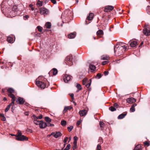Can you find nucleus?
I'll use <instances>...</instances> for the list:
<instances>
[{
  "instance_id": "41",
  "label": "nucleus",
  "mask_w": 150,
  "mask_h": 150,
  "mask_svg": "<svg viewBox=\"0 0 150 150\" xmlns=\"http://www.w3.org/2000/svg\"><path fill=\"white\" fill-rule=\"evenodd\" d=\"M109 63V61L108 60H107L106 61H104L103 62H102V64L103 65H104Z\"/></svg>"
},
{
  "instance_id": "29",
  "label": "nucleus",
  "mask_w": 150,
  "mask_h": 150,
  "mask_svg": "<svg viewBox=\"0 0 150 150\" xmlns=\"http://www.w3.org/2000/svg\"><path fill=\"white\" fill-rule=\"evenodd\" d=\"M61 124L63 126H65L67 124V122L65 120H63L61 121Z\"/></svg>"
},
{
  "instance_id": "49",
  "label": "nucleus",
  "mask_w": 150,
  "mask_h": 150,
  "mask_svg": "<svg viewBox=\"0 0 150 150\" xmlns=\"http://www.w3.org/2000/svg\"><path fill=\"white\" fill-rule=\"evenodd\" d=\"M81 122V121H80V120L78 121L76 123V125L77 126L79 125L80 124Z\"/></svg>"
},
{
  "instance_id": "58",
  "label": "nucleus",
  "mask_w": 150,
  "mask_h": 150,
  "mask_svg": "<svg viewBox=\"0 0 150 150\" xmlns=\"http://www.w3.org/2000/svg\"><path fill=\"white\" fill-rule=\"evenodd\" d=\"M1 120L3 121H5L6 120V118L5 117H2V118L1 119Z\"/></svg>"
},
{
  "instance_id": "53",
  "label": "nucleus",
  "mask_w": 150,
  "mask_h": 150,
  "mask_svg": "<svg viewBox=\"0 0 150 150\" xmlns=\"http://www.w3.org/2000/svg\"><path fill=\"white\" fill-rule=\"evenodd\" d=\"M23 18H25L26 19H28L29 18V16L28 15H25L23 16Z\"/></svg>"
},
{
  "instance_id": "30",
  "label": "nucleus",
  "mask_w": 150,
  "mask_h": 150,
  "mask_svg": "<svg viewBox=\"0 0 150 150\" xmlns=\"http://www.w3.org/2000/svg\"><path fill=\"white\" fill-rule=\"evenodd\" d=\"M34 123L36 125H39L40 123V121H39L37 120V119L35 118V119L34 120Z\"/></svg>"
},
{
  "instance_id": "4",
  "label": "nucleus",
  "mask_w": 150,
  "mask_h": 150,
  "mask_svg": "<svg viewBox=\"0 0 150 150\" xmlns=\"http://www.w3.org/2000/svg\"><path fill=\"white\" fill-rule=\"evenodd\" d=\"M37 80V79H36V80ZM36 84L39 87L43 89L45 88L47 86L46 85H47V84H46L44 82L37 80L36 81Z\"/></svg>"
},
{
  "instance_id": "64",
  "label": "nucleus",
  "mask_w": 150,
  "mask_h": 150,
  "mask_svg": "<svg viewBox=\"0 0 150 150\" xmlns=\"http://www.w3.org/2000/svg\"><path fill=\"white\" fill-rule=\"evenodd\" d=\"M29 6L30 7V8H31L32 7V6H33V5H32V4H30L29 5Z\"/></svg>"
},
{
  "instance_id": "5",
  "label": "nucleus",
  "mask_w": 150,
  "mask_h": 150,
  "mask_svg": "<svg viewBox=\"0 0 150 150\" xmlns=\"http://www.w3.org/2000/svg\"><path fill=\"white\" fill-rule=\"evenodd\" d=\"M72 56L71 55H69L67 56L65 59L66 63L69 66H71L73 64L72 61Z\"/></svg>"
},
{
  "instance_id": "2",
  "label": "nucleus",
  "mask_w": 150,
  "mask_h": 150,
  "mask_svg": "<svg viewBox=\"0 0 150 150\" xmlns=\"http://www.w3.org/2000/svg\"><path fill=\"white\" fill-rule=\"evenodd\" d=\"M15 136L16 137V139L18 141H25L28 140L27 137L22 135V133L19 130L18 131L17 133L15 135Z\"/></svg>"
},
{
  "instance_id": "54",
  "label": "nucleus",
  "mask_w": 150,
  "mask_h": 150,
  "mask_svg": "<svg viewBox=\"0 0 150 150\" xmlns=\"http://www.w3.org/2000/svg\"><path fill=\"white\" fill-rule=\"evenodd\" d=\"M54 126V125L51 124V123H50L48 124V125H47V126L49 127H50V126Z\"/></svg>"
},
{
  "instance_id": "52",
  "label": "nucleus",
  "mask_w": 150,
  "mask_h": 150,
  "mask_svg": "<svg viewBox=\"0 0 150 150\" xmlns=\"http://www.w3.org/2000/svg\"><path fill=\"white\" fill-rule=\"evenodd\" d=\"M144 144L145 145H146L147 146H149V143L147 142H144Z\"/></svg>"
},
{
  "instance_id": "50",
  "label": "nucleus",
  "mask_w": 150,
  "mask_h": 150,
  "mask_svg": "<svg viewBox=\"0 0 150 150\" xmlns=\"http://www.w3.org/2000/svg\"><path fill=\"white\" fill-rule=\"evenodd\" d=\"M51 1L54 4H56L57 3L56 1L55 0H51Z\"/></svg>"
},
{
  "instance_id": "6",
  "label": "nucleus",
  "mask_w": 150,
  "mask_h": 150,
  "mask_svg": "<svg viewBox=\"0 0 150 150\" xmlns=\"http://www.w3.org/2000/svg\"><path fill=\"white\" fill-rule=\"evenodd\" d=\"M129 42L130 46L132 47H135L138 44L137 41L135 40H131L129 41Z\"/></svg>"
},
{
  "instance_id": "35",
  "label": "nucleus",
  "mask_w": 150,
  "mask_h": 150,
  "mask_svg": "<svg viewBox=\"0 0 150 150\" xmlns=\"http://www.w3.org/2000/svg\"><path fill=\"white\" fill-rule=\"evenodd\" d=\"M33 117H35V118L38 119H41L42 118V115H40L38 117H36L35 115H33Z\"/></svg>"
},
{
  "instance_id": "12",
  "label": "nucleus",
  "mask_w": 150,
  "mask_h": 150,
  "mask_svg": "<svg viewBox=\"0 0 150 150\" xmlns=\"http://www.w3.org/2000/svg\"><path fill=\"white\" fill-rule=\"evenodd\" d=\"M72 76L70 75L67 74L65 75L64 79V81L65 83H67L70 80Z\"/></svg>"
},
{
  "instance_id": "46",
  "label": "nucleus",
  "mask_w": 150,
  "mask_h": 150,
  "mask_svg": "<svg viewBox=\"0 0 150 150\" xmlns=\"http://www.w3.org/2000/svg\"><path fill=\"white\" fill-rule=\"evenodd\" d=\"M101 74L100 73L96 75V77L98 79H100L101 77Z\"/></svg>"
},
{
  "instance_id": "40",
  "label": "nucleus",
  "mask_w": 150,
  "mask_h": 150,
  "mask_svg": "<svg viewBox=\"0 0 150 150\" xmlns=\"http://www.w3.org/2000/svg\"><path fill=\"white\" fill-rule=\"evenodd\" d=\"M70 145L69 144H68L66 147L64 149V150H69L70 148Z\"/></svg>"
},
{
  "instance_id": "27",
  "label": "nucleus",
  "mask_w": 150,
  "mask_h": 150,
  "mask_svg": "<svg viewBox=\"0 0 150 150\" xmlns=\"http://www.w3.org/2000/svg\"><path fill=\"white\" fill-rule=\"evenodd\" d=\"M45 26L47 28H50L51 26V24L49 22H47L45 25Z\"/></svg>"
},
{
  "instance_id": "18",
  "label": "nucleus",
  "mask_w": 150,
  "mask_h": 150,
  "mask_svg": "<svg viewBox=\"0 0 150 150\" xmlns=\"http://www.w3.org/2000/svg\"><path fill=\"white\" fill-rule=\"evenodd\" d=\"M101 59L103 60H108L110 59V57L108 55H103L101 57Z\"/></svg>"
},
{
  "instance_id": "42",
  "label": "nucleus",
  "mask_w": 150,
  "mask_h": 150,
  "mask_svg": "<svg viewBox=\"0 0 150 150\" xmlns=\"http://www.w3.org/2000/svg\"><path fill=\"white\" fill-rule=\"evenodd\" d=\"M68 139V137H66L65 139H64L63 141V142L65 143L64 144V146L65 145Z\"/></svg>"
},
{
  "instance_id": "55",
  "label": "nucleus",
  "mask_w": 150,
  "mask_h": 150,
  "mask_svg": "<svg viewBox=\"0 0 150 150\" xmlns=\"http://www.w3.org/2000/svg\"><path fill=\"white\" fill-rule=\"evenodd\" d=\"M14 102H13H13H11V103L9 105H10V106H14Z\"/></svg>"
},
{
  "instance_id": "26",
  "label": "nucleus",
  "mask_w": 150,
  "mask_h": 150,
  "mask_svg": "<svg viewBox=\"0 0 150 150\" xmlns=\"http://www.w3.org/2000/svg\"><path fill=\"white\" fill-rule=\"evenodd\" d=\"M9 97H10L11 98V101L14 102L15 100V97L13 94H11L9 95Z\"/></svg>"
},
{
  "instance_id": "14",
  "label": "nucleus",
  "mask_w": 150,
  "mask_h": 150,
  "mask_svg": "<svg viewBox=\"0 0 150 150\" xmlns=\"http://www.w3.org/2000/svg\"><path fill=\"white\" fill-rule=\"evenodd\" d=\"M88 111L85 109L79 111V114L81 117L83 116L86 115Z\"/></svg>"
},
{
  "instance_id": "20",
  "label": "nucleus",
  "mask_w": 150,
  "mask_h": 150,
  "mask_svg": "<svg viewBox=\"0 0 150 150\" xmlns=\"http://www.w3.org/2000/svg\"><path fill=\"white\" fill-rule=\"evenodd\" d=\"M62 134L61 132H56L55 134H54L53 135V136L55 138H58L62 136Z\"/></svg>"
},
{
  "instance_id": "56",
  "label": "nucleus",
  "mask_w": 150,
  "mask_h": 150,
  "mask_svg": "<svg viewBox=\"0 0 150 150\" xmlns=\"http://www.w3.org/2000/svg\"><path fill=\"white\" fill-rule=\"evenodd\" d=\"M105 76L107 75L108 74V71H105L104 73Z\"/></svg>"
},
{
  "instance_id": "25",
  "label": "nucleus",
  "mask_w": 150,
  "mask_h": 150,
  "mask_svg": "<svg viewBox=\"0 0 150 150\" xmlns=\"http://www.w3.org/2000/svg\"><path fill=\"white\" fill-rule=\"evenodd\" d=\"M126 115L125 114L122 113L118 116L117 117L118 119H122Z\"/></svg>"
},
{
  "instance_id": "61",
  "label": "nucleus",
  "mask_w": 150,
  "mask_h": 150,
  "mask_svg": "<svg viewBox=\"0 0 150 150\" xmlns=\"http://www.w3.org/2000/svg\"><path fill=\"white\" fill-rule=\"evenodd\" d=\"M86 80L84 79L83 80V84L84 85V83H85L86 82Z\"/></svg>"
},
{
  "instance_id": "16",
  "label": "nucleus",
  "mask_w": 150,
  "mask_h": 150,
  "mask_svg": "<svg viewBox=\"0 0 150 150\" xmlns=\"http://www.w3.org/2000/svg\"><path fill=\"white\" fill-rule=\"evenodd\" d=\"M127 102L129 103H133L136 101L135 99L133 98H129L127 99Z\"/></svg>"
},
{
  "instance_id": "3",
  "label": "nucleus",
  "mask_w": 150,
  "mask_h": 150,
  "mask_svg": "<svg viewBox=\"0 0 150 150\" xmlns=\"http://www.w3.org/2000/svg\"><path fill=\"white\" fill-rule=\"evenodd\" d=\"M144 34L147 36L150 35V30L148 24H145L143 30Z\"/></svg>"
},
{
  "instance_id": "9",
  "label": "nucleus",
  "mask_w": 150,
  "mask_h": 150,
  "mask_svg": "<svg viewBox=\"0 0 150 150\" xmlns=\"http://www.w3.org/2000/svg\"><path fill=\"white\" fill-rule=\"evenodd\" d=\"M40 11V13L42 14L46 15L48 13V10L44 8H41Z\"/></svg>"
},
{
  "instance_id": "44",
  "label": "nucleus",
  "mask_w": 150,
  "mask_h": 150,
  "mask_svg": "<svg viewBox=\"0 0 150 150\" xmlns=\"http://www.w3.org/2000/svg\"><path fill=\"white\" fill-rule=\"evenodd\" d=\"M10 105H8L6 107L5 111V112H7L9 110L10 108Z\"/></svg>"
},
{
  "instance_id": "22",
  "label": "nucleus",
  "mask_w": 150,
  "mask_h": 150,
  "mask_svg": "<svg viewBox=\"0 0 150 150\" xmlns=\"http://www.w3.org/2000/svg\"><path fill=\"white\" fill-rule=\"evenodd\" d=\"M72 108L71 106H65L63 111V113H65L68 110H70Z\"/></svg>"
},
{
  "instance_id": "51",
  "label": "nucleus",
  "mask_w": 150,
  "mask_h": 150,
  "mask_svg": "<svg viewBox=\"0 0 150 150\" xmlns=\"http://www.w3.org/2000/svg\"><path fill=\"white\" fill-rule=\"evenodd\" d=\"M70 95L72 99L73 100L74 99V94L73 93H71Z\"/></svg>"
},
{
  "instance_id": "23",
  "label": "nucleus",
  "mask_w": 150,
  "mask_h": 150,
  "mask_svg": "<svg viewBox=\"0 0 150 150\" xmlns=\"http://www.w3.org/2000/svg\"><path fill=\"white\" fill-rule=\"evenodd\" d=\"M89 68L92 72H93L96 70V67L95 66L92 64H90L89 66Z\"/></svg>"
},
{
  "instance_id": "43",
  "label": "nucleus",
  "mask_w": 150,
  "mask_h": 150,
  "mask_svg": "<svg viewBox=\"0 0 150 150\" xmlns=\"http://www.w3.org/2000/svg\"><path fill=\"white\" fill-rule=\"evenodd\" d=\"M73 128V127L72 126H71L69 127H68L67 129H68L69 131L70 132L71 131Z\"/></svg>"
},
{
  "instance_id": "37",
  "label": "nucleus",
  "mask_w": 150,
  "mask_h": 150,
  "mask_svg": "<svg viewBox=\"0 0 150 150\" xmlns=\"http://www.w3.org/2000/svg\"><path fill=\"white\" fill-rule=\"evenodd\" d=\"M38 31L40 32L42 31V28L40 26H38L37 27Z\"/></svg>"
},
{
  "instance_id": "15",
  "label": "nucleus",
  "mask_w": 150,
  "mask_h": 150,
  "mask_svg": "<svg viewBox=\"0 0 150 150\" xmlns=\"http://www.w3.org/2000/svg\"><path fill=\"white\" fill-rule=\"evenodd\" d=\"M24 99L21 97H19L16 100V102L17 103L21 104H23L24 102Z\"/></svg>"
},
{
  "instance_id": "48",
  "label": "nucleus",
  "mask_w": 150,
  "mask_h": 150,
  "mask_svg": "<svg viewBox=\"0 0 150 150\" xmlns=\"http://www.w3.org/2000/svg\"><path fill=\"white\" fill-rule=\"evenodd\" d=\"M113 106L114 107H116V108H118V105L117 103H115L113 104Z\"/></svg>"
},
{
  "instance_id": "34",
  "label": "nucleus",
  "mask_w": 150,
  "mask_h": 150,
  "mask_svg": "<svg viewBox=\"0 0 150 150\" xmlns=\"http://www.w3.org/2000/svg\"><path fill=\"white\" fill-rule=\"evenodd\" d=\"M134 150H141V146L139 145L137 146L134 148Z\"/></svg>"
},
{
  "instance_id": "59",
  "label": "nucleus",
  "mask_w": 150,
  "mask_h": 150,
  "mask_svg": "<svg viewBox=\"0 0 150 150\" xmlns=\"http://www.w3.org/2000/svg\"><path fill=\"white\" fill-rule=\"evenodd\" d=\"M74 145L75 147L76 146L77 144V142L74 141Z\"/></svg>"
},
{
  "instance_id": "17",
  "label": "nucleus",
  "mask_w": 150,
  "mask_h": 150,
  "mask_svg": "<svg viewBox=\"0 0 150 150\" xmlns=\"http://www.w3.org/2000/svg\"><path fill=\"white\" fill-rule=\"evenodd\" d=\"M76 32L71 33L68 35V37L69 39H73L76 36Z\"/></svg>"
},
{
  "instance_id": "19",
  "label": "nucleus",
  "mask_w": 150,
  "mask_h": 150,
  "mask_svg": "<svg viewBox=\"0 0 150 150\" xmlns=\"http://www.w3.org/2000/svg\"><path fill=\"white\" fill-rule=\"evenodd\" d=\"M8 96L11 94H13V93L14 92V91L13 89L11 88H9L8 89Z\"/></svg>"
},
{
  "instance_id": "8",
  "label": "nucleus",
  "mask_w": 150,
  "mask_h": 150,
  "mask_svg": "<svg viewBox=\"0 0 150 150\" xmlns=\"http://www.w3.org/2000/svg\"><path fill=\"white\" fill-rule=\"evenodd\" d=\"M114 8L113 6H107L105 7L104 11L106 12H109L112 11Z\"/></svg>"
},
{
  "instance_id": "7",
  "label": "nucleus",
  "mask_w": 150,
  "mask_h": 150,
  "mask_svg": "<svg viewBox=\"0 0 150 150\" xmlns=\"http://www.w3.org/2000/svg\"><path fill=\"white\" fill-rule=\"evenodd\" d=\"M94 16V14L93 13H90L89 14V15L87 17L86 21V24H88L90 22H87V21H90L91 20Z\"/></svg>"
},
{
  "instance_id": "62",
  "label": "nucleus",
  "mask_w": 150,
  "mask_h": 150,
  "mask_svg": "<svg viewBox=\"0 0 150 150\" xmlns=\"http://www.w3.org/2000/svg\"><path fill=\"white\" fill-rule=\"evenodd\" d=\"M54 134V132H52L49 135V137L51 135H53Z\"/></svg>"
},
{
  "instance_id": "1",
  "label": "nucleus",
  "mask_w": 150,
  "mask_h": 150,
  "mask_svg": "<svg viewBox=\"0 0 150 150\" xmlns=\"http://www.w3.org/2000/svg\"><path fill=\"white\" fill-rule=\"evenodd\" d=\"M121 44H120L119 46L116 45L114 48V52L115 53H116V54L119 55L121 54L124 51H125L127 49L125 45L121 46L122 44V43H121Z\"/></svg>"
},
{
  "instance_id": "57",
  "label": "nucleus",
  "mask_w": 150,
  "mask_h": 150,
  "mask_svg": "<svg viewBox=\"0 0 150 150\" xmlns=\"http://www.w3.org/2000/svg\"><path fill=\"white\" fill-rule=\"evenodd\" d=\"M74 141H76L78 140V138L76 137H74Z\"/></svg>"
},
{
  "instance_id": "36",
  "label": "nucleus",
  "mask_w": 150,
  "mask_h": 150,
  "mask_svg": "<svg viewBox=\"0 0 150 150\" xmlns=\"http://www.w3.org/2000/svg\"><path fill=\"white\" fill-rule=\"evenodd\" d=\"M76 87L78 89V91L80 90L81 89V85L79 84H77Z\"/></svg>"
},
{
  "instance_id": "11",
  "label": "nucleus",
  "mask_w": 150,
  "mask_h": 150,
  "mask_svg": "<svg viewBox=\"0 0 150 150\" xmlns=\"http://www.w3.org/2000/svg\"><path fill=\"white\" fill-rule=\"evenodd\" d=\"M39 125L40 128L43 129L47 126V124L42 121H40V123Z\"/></svg>"
},
{
  "instance_id": "21",
  "label": "nucleus",
  "mask_w": 150,
  "mask_h": 150,
  "mask_svg": "<svg viewBox=\"0 0 150 150\" xmlns=\"http://www.w3.org/2000/svg\"><path fill=\"white\" fill-rule=\"evenodd\" d=\"M137 104L136 103H134L133 105H132L131 108H130V110L131 112H133L135 111V109L134 107L136 106Z\"/></svg>"
},
{
  "instance_id": "31",
  "label": "nucleus",
  "mask_w": 150,
  "mask_h": 150,
  "mask_svg": "<svg viewBox=\"0 0 150 150\" xmlns=\"http://www.w3.org/2000/svg\"><path fill=\"white\" fill-rule=\"evenodd\" d=\"M45 120L46 122L49 123L51 121V119L48 117H45Z\"/></svg>"
},
{
  "instance_id": "10",
  "label": "nucleus",
  "mask_w": 150,
  "mask_h": 150,
  "mask_svg": "<svg viewBox=\"0 0 150 150\" xmlns=\"http://www.w3.org/2000/svg\"><path fill=\"white\" fill-rule=\"evenodd\" d=\"M17 7L16 6H14L12 9V11H10V12H7V13H9V14L11 15L12 13H15L17 11Z\"/></svg>"
},
{
  "instance_id": "24",
  "label": "nucleus",
  "mask_w": 150,
  "mask_h": 150,
  "mask_svg": "<svg viewBox=\"0 0 150 150\" xmlns=\"http://www.w3.org/2000/svg\"><path fill=\"white\" fill-rule=\"evenodd\" d=\"M7 40L9 43H13L14 42V40L13 39V38L11 37H8Z\"/></svg>"
},
{
  "instance_id": "38",
  "label": "nucleus",
  "mask_w": 150,
  "mask_h": 150,
  "mask_svg": "<svg viewBox=\"0 0 150 150\" xmlns=\"http://www.w3.org/2000/svg\"><path fill=\"white\" fill-rule=\"evenodd\" d=\"M146 10L147 13L150 15V7L149 6H147Z\"/></svg>"
},
{
  "instance_id": "28",
  "label": "nucleus",
  "mask_w": 150,
  "mask_h": 150,
  "mask_svg": "<svg viewBox=\"0 0 150 150\" xmlns=\"http://www.w3.org/2000/svg\"><path fill=\"white\" fill-rule=\"evenodd\" d=\"M97 35H102L103 34V32L102 30H99L97 32Z\"/></svg>"
},
{
  "instance_id": "33",
  "label": "nucleus",
  "mask_w": 150,
  "mask_h": 150,
  "mask_svg": "<svg viewBox=\"0 0 150 150\" xmlns=\"http://www.w3.org/2000/svg\"><path fill=\"white\" fill-rule=\"evenodd\" d=\"M109 109L111 111L113 112L116 110V109L112 106H111L109 107Z\"/></svg>"
},
{
  "instance_id": "13",
  "label": "nucleus",
  "mask_w": 150,
  "mask_h": 150,
  "mask_svg": "<svg viewBox=\"0 0 150 150\" xmlns=\"http://www.w3.org/2000/svg\"><path fill=\"white\" fill-rule=\"evenodd\" d=\"M57 73V70L56 68H53L49 73L50 75L53 74V75H55Z\"/></svg>"
},
{
  "instance_id": "60",
  "label": "nucleus",
  "mask_w": 150,
  "mask_h": 150,
  "mask_svg": "<svg viewBox=\"0 0 150 150\" xmlns=\"http://www.w3.org/2000/svg\"><path fill=\"white\" fill-rule=\"evenodd\" d=\"M0 116L1 117H4V115L3 114H1L0 115Z\"/></svg>"
},
{
  "instance_id": "45",
  "label": "nucleus",
  "mask_w": 150,
  "mask_h": 150,
  "mask_svg": "<svg viewBox=\"0 0 150 150\" xmlns=\"http://www.w3.org/2000/svg\"><path fill=\"white\" fill-rule=\"evenodd\" d=\"M101 149V147L100 145L98 144L97 146L96 150H100Z\"/></svg>"
},
{
  "instance_id": "32",
  "label": "nucleus",
  "mask_w": 150,
  "mask_h": 150,
  "mask_svg": "<svg viewBox=\"0 0 150 150\" xmlns=\"http://www.w3.org/2000/svg\"><path fill=\"white\" fill-rule=\"evenodd\" d=\"M37 4L38 6H41L42 5V2L40 1V0H38Z\"/></svg>"
},
{
  "instance_id": "39",
  "label": "nucleus",
  "mask_w": 150,
  "mask_h": 150,
  "mask_svg": "<svg viewBox=\"0 0 150 150\" xmlns=\"http://www.w3.org/2000/svg\"><path fill=\"white\" fill-rule=\"evenodd\" d=\"M100 127L101 128H103L104 126V123L103 122L100 121L99 123Z\"/></svg>"
},
{
  "instance_id": "47",
  "label": "nucleus",
  "mask_w": 150,
  "mask_h": 150,
  "mask_svg": "<svg viewBox=\"0 0 150 150\" xmlns=\"http://www.w3.org/2000/svg\"><path fill=\"white\" fill-rule=\"evenodd\" d=\"M91 79H90V83H88V84H86V86L87 87V88H88L89 86H90V85H91Z\"/></svg>"
},
{
  "instance_id": "63",
  "label": "nucleus",
  "mask_w": 150,
  "mask_h": 150,
  "mask_svg": "<svg viewBox=\"0 0 150 150\" xmlns=\"http://www.w3.org/2000/svg\"><path fill=\"white\" fill-rule=\"evenodd\" d=\"M143 42H142L141 43V44H140V45H139V47H141V46L142 45V44H143Z\"/></svg>"
}]
</instances>
